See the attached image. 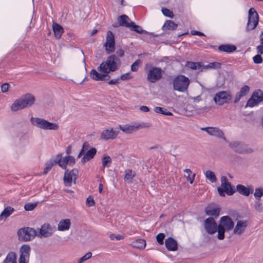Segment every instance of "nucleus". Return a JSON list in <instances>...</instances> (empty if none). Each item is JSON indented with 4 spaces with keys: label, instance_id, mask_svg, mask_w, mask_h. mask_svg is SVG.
I'll list each match as a JSON object with an SVG mask.
<instances>
[{
    "label": "nucleus",
    "instance_id": "f257e3e1",
    "mask_svg": "<svg viewBox=\"0 0 263 263\" xmlns=\"http://www.w3.org/2000/svg\"><path fill=\"white\" fill-rule=\"evenodd\" d=\"M34 97L30 93H27L14 101L11 106V110L16 111L30 107L34 103Z\"/></svg>",
    "mask_w": 263,
    "mask_h": 263
},
{
    "label": "nucleus",
    "instance_id": "f03ea898",
    "mask_svg": "<svg viewBox=\"0 0 263 263\" xmlns=\"http://www.w3.org/2000/svg\"><path fill=\"white\" fill-rule=\"evenodd\" d=\"M120 64V60L113 54L109 56L105 62H103L100 64L98 67V71L108 74L110 71H114L117 69Z\"/></svg>",
    "mask_w": 263,
    "mask_h": 263
},
{
    "label": "nucleus",
    "instance_id": "7ed1b4c3",
    "mask_svg": "<svg viewBox=\"0 0 263 263\" xmlns=\"http://www.w3.org/2000/svg\"><path fill=\"white\" fill-rule=\"evenodd\" d=\"M234 226V222L229 216H224L220 218L218 223V234L217 237L219 240L224 238V233L232 230Z\"/></svg>",
    "mask_w": 263,
    "mask_h": 263
},
{
    "label": "nucleus",
    "instance_id": "20e7f679",
    "mask_svg": "<svg viewBox=\"0 0 263 263\" xmlns=\"http://www.w3.org/2000/svg\"><path fill=\"white\" fill-rule=\"evenodd\" d=\"M30 122L33 126L44 130H56L59 128V125L58 124L50 122L43 118L31 117Z\"/></svg>",
    "mask_w": 263,
    "mask_h": 263
},
{
    "label": "nucleus",
    "instance_id": "39448f33",
    "mask_svg": "<svg viewBox=\"0 0 263 263\" xmlns=\"http://www.w3.org/2000/svg\"><path fill=\"white\" fill-rule=\"evenodd\" d=\"M189 84L190 80L189 78L183 75L178 76L173 81L174 89L180 92L186 91Z\"/></svg>",
    "mask_w": 263,
    "mask_h": 263
},
{
    "label": "nucleus",
    "instance_id": "423d86ee",
    "mask_svg": "<svg viewBox=\"0 0 263 263\" xmlns=\"http://www.w3.org/2000/svg\"><path fill=\"white\" fill-rule=\"evenodd\" d=\"M220 181L221 185L217 188V190L221 197H224L225 194L228 195H232L235 193V191L233 189L231 183L228 181L226 176H222Z\"/></svg>",
    "mask_w": 263,
    "mask_h": 263
},
{
    "label": "nucleus",
    "instance_id": "0eeeda50",
    "mask_svg": "<svg viewBox=\"0 0 263 263\" xmlns=\"http://www.w3.org/2000/svg\"><path fill=\"white\" fill-rule=\"evenodd\" d=\"M229 146L236 153L239 154H250L254 152V150L247 144L237 141H231L229 143Z\"/></svg>",
    "mask_w": 263,
    "mask_h": 263
},
{
    "label": "nucleus",
    "instance_id": "6e6552de",
    "mask_svg": "<svg viewBox=\"0 0 263 263\" xmlns=\"http://www.w3.org/2000/svg\"><path fill=\"white\" fill-rule=\"evenodd\" d=\"M19 240L28 241L32 240L36 236V231L32 228L26 227L20 229L17 232Z\"/></svg>",
    "mask_w": 263,
    "mask_h": 263
},
{
    "label": "nucleus",
    "instance_id": "1a4fd4ad",
    "mask_svg": "<svg viewBox=\"0 0 263 263\" xmlns=\"http://www.w3.org/2000/svg\"><path fill=\"white\" fill-rule=\"evenodd\" d=\"M259 16L254 8H251L249 10L248 20L246 28L247 32L254 29L258 24Z\"/></svg>",
    "mask_w": 263,
    "mask_h": 263
},
{
    "label": "nucleus",
    "instance_id": "9d476101",
    "mask_svg": "<svg viewBox=\"0 0 263 263\" xmlns=\"http://www.w3.org/2000/svg\"><path fill=\"white\" fill-rule=\"evenodd\" d=\"M163 70L161 68L152 66L147 72V80L152 83H155L159 81L162 77Z\"/></svg>",
    "mask_w": 263,
    "mask_h": 263
},
{
    "label": "nucleus",
    "instance_id": "9b49d317",
    "mask_svg": "<svg viewBox=\"0 0 263 263\" xmlns=\"http://www.w3.org/2000/svg\"><path fill=\"white\" fill-rule=\"evenodd\" d=\"M149 126V124L145 123H134L132 124L120 125H119V128L125 134H131L136 132L139 129L147 128Z\"/></svg>",
    "mask_w": 263,
    "mask_h": 263
},
{
    "label": "nucleus",
    "instance_id": "f8f14e48",
    "mask_svg": "<svg viewBox=\"0 0 263 263\" xmlns=\"http://www.w3.org/2000/svg\"><path fill=\"white\" fill-rule=\"evenodd\" d=\"M232 99V96L230 92L221 91L216 93L213 98L215 104L221 106L225 103H228Z\"/></svg>",
    "mask_w": 263,
    "mask_h": 263
},
{
    "label": "nucleus",
    "instance_id": "ddd939ff",
    "mask_svg": "<svg viewBox=\"0 0 263 263\" xmlns=\"http://www.w3.org/2000/svg\"><path fill=\"white\" fill-rule=\"evenodd\" d=\"M75 158L72 156H67L62 158V155L58 154L54 160V163H57L63 169H66L67 165L72 166L75 164Z\"/></svg>",
    "mask_w": 263,
    "mask_h": 263
},
{
    "label": "nucleus",
    "instance_id": "4468645a",
    "mask_svg": "<svg viewBox=\"0 0 263 263\" xmlns=\"http://www.w3.org/2000/svg\"><path fill=\"white\" fill-rule=\"evenodd\" d=\"M263 101V91L260 89L255 90L250 98L248 100L245 107H253L257 106Z\"/></svg>",
    "mask_w": 263,
    "mask_h": 263
},
{
    "label": "nucleus",
    "instance_id": "2eb2a0df",
    "mask_svg": "<svg viewBox=\"0 0 263 263\" xmlns=\"http://www.w3.org/2000/svg\"><path fill=\"white\" fill-rule=\"evenodd\" d=\"M78 176V170L74 168L70 171L66 170L63 178L64 183L66 186H71L72 181L76 184V180Z\"/></svg>",
    "mask_w": 263,
    "mask_h": 263
},
{
    "label": "nucleus",
    "instance_id": "dca6fc26",
    "mask_svg": "<svg viewBox=\"0 0 263 263\" xmlns=\"http://www.w3.org/2000/svg\"><path fill=\"white\" fill-rule=\"evenodd\" d=\"M31 248L28 245H22L19 250L18 263H29Z\"/></svg>",
    "mask_w": 263,
    "mask_h": 263
},
{
    "label": "nucleus",
    "instance_id": "f3484780",
    "mask_svg": "<svg viewBox=\"0 0 263 263\" xmlns=\"http://www.w3.org/2000/svg\"><path fill=\"white\" fill-rule=\"evenodd\" d=\"M204 227L209 234L212 235L217 231L218 233V224L212 217H209L204 220Z\"/></svg>",
    "mask_w": 263,
    "mask_h": 263
},
{
    "label": "nucleus",
    "instance_id": "a211bd4d",
    "mask_svg": "<svg viewBox=\"0 0 263 263\" xmlns=\"http://www.w3.org/2000/svg\"><path fill=\"white\" fill-rule=\"evenodd\" d=\"M105 50L108 54L114 52L115 50V42L114 34L111 31H108L106 35V42L104 44Z\"/></svg>",
    "mask_w": 263,
    "mask_h": 263
},
{
    "label": "nucleus",
    "instance_id": "6ab92c4d",
    "mask_svg": "<svg viewBox=\"0 0 263 263\" xmlns=\"http://www.w3.org/2000/svg\"><path fill=\"white\" fill-rule=\"evenodd\" d=\"M39 233H37V236L42 237H48L52 235V229L48 223H44L40 228L38 229Z\"/></svg>",
    "mask_w": 263,
    "mask_h": 263
},
{
    "label": "nucleus",
    "instance_id": "aec40b11",
    "mask_svg": "<svg viewBox=\"0 0 263 263\" xmlns=\"http://www.w3.org/2000/svg\"><path fill=\"white\" fill-rule=\"evenodd\" d=\"M201 130L205 131L210 136H215L219 138L225 139L223 132L218 127H202Z\"/></svg>",
    "mask_w": 263,
    "mask_h": 263
},
{
    "label": "nucleus",
    "instance_id": "412c9836",
    "mask_svg": "<svg viewBox=\"0 0 263 263\" xmlns=\"http://www.w3.org/2000/svg\"><path fill=\"white\" fill-rule=\"evenodd\" d=\"M248 226V222L245 220H239L237 221L236 226L233 228V234L237 235H241L245 231Z\"/></svg>",
    "mask_w": 263,
    "mask_h": 263
},
{
    "label": "nucleus",
    "instance_id": "4be33fe9",
    "mask_svg": "<svg viewBox=\"0 0 263 263\" xmlns=\"http://www.w3.org/2000/svg\"><path fill=\"white\" fill-rule=\"evenodd\" d=\"M90 76L91 79L95 81H106L108 80L110 78L108 73H106L104 72H98L95 69H92L90 71Z\"/></svg>",
    "mask_w": 263,
    "mask_h": 263
},
{
    "label": "nucleus",
    "instance_id": "5701e85b",
    "mask_svg": "<svg viewBox=\"0 0 263 263\" xmlns=\"http://www.w3.org/2000/svg\"><path fill=\"white\" fill-rule=\"evenodd\" d=\"M119 133V131L114 130L113 129H106L102 132L101 138L104 140L114 139Z\"/></svg>",
    "mask_w": 263,
    "mask_h": 263
},
{
    "label": "nucleus",
    "instance_id": "b1692460",
    "mask_svg": "<svg viewBox=\"0 0 263 263\" xmlns=\"http://www.w3.org/2000/svg\"><path fill=\"white\" fill-rule=\"evenodd\" d=\"M236 191L240 194L248 196L250 194L253 192V189L251 186L246 187L242 184H238L236 186Z\"/></svg>",
    "mask_w": 263,
    "mask_h": 263
},
{
    "label": "nucleus",
    "instance_id": "393cba45",
    "mask_svg": "<svg viewBox=\"0 0 263 263\" xmlns=\"http://www.w3.org/2000/svg\"><path fill=\"white\" fill-rule=\"evenodd\" d=\"M166 248L168 251H175L178 249V243L172 237H168L165 240Z\"/></svg>",
    "mask_w": 263,
    "mask_h": 263
},
{
    "label": "nucleus",
    "instance_id": "a878e982",
    "mask_svg": "<svg viewBox=\"0 0 263 263\" xmlns=\"http://www.w3.org/2000/svg\"><path fill=\"white\" fill-rule=\"evenodd\" d=\"M119 25L127 28H130L132 24H133V22H132L128 16L126 15H122L119 16L118 18Z\"/></svg>",
    "mask_w": 263,
    "mask_h": 263
},
{
    "label": "nucleus",
    "instance_id": "bb28decb",
    "mask_svg": "<svg viewBox=\"0 0 263 263\" xmlns=\"http://www.w3.org/2000/svg\"><path fill=\"white\" fill-rule=\"evenodd\" d=\"M97 153V150L95 148H91L89 150H88L86 154L84 155L81 159V162L85 163L87 161H89L93 158Z\"/></svg>",
    "mask_w": 263,
    "mask_h": 263
},
{
    "label": "nucleus",
    "instance_id": "cd10ccee",
    "mask_svg": "<svg viewBox=\"0 0 263 263\" xmlns=\"http://www.w3.org/2000/svg\"><path fill=\"white\" fill-rule=\"evenodd\" d=\"M70 225L71 222L70 219H62L58 224V229L60 231H67L69 229Z\"/></svg>",
    "mask_w": 263,
    "mask_h": 263
},
{
    "label": "nucleus",
    "instance_id": "c85d7f7f",
    "mask_svg": "<svg viewBox=\"0 0 263 263\" xmlns=\"http://www.w3.org/2000/svg\"><path fill=\"white\" fill-rule=\"evenodd\" d=\"M52 28L56 38L60 39L63 33V28L57 23H53Z\"/></svg>",
    "mask_w": 263,
    "mask_h": 263
},
{
    "label": "nucleus",
    "instance_id": "c756f323",
    "mask_svg": "<svg viewBox=\"0 0 263 263\" xmlns=\"http://www.w3.org/2000/svg\"><path fill=\"white\" fill-rule=\"evenodd\" d=\"M220 209L219 208H216L211 209V206H208L205 209V212L207 215L213 216L215 217H218L220 213Z\"/></svg>",
    "mask_w": 263,
    "mask_h": 263
},
{
    "label": "nucleus",
    "instance_id": "7c9ffc66",
    "mask_svg": "<svg viewBox=\"0 0 263 263\" xmlns=\"http://www.w3.org/2000/svg\"><path fill=\"white\" fill-rule=\"evenodd\" d=\"M14 211V209L11 206H7L0 215V219H6Z\"/></svg>",
    "mask_w": 263,
    "mask_h": 263
},
{
    "label": "nucleus",
    "instance_id": "2f4dec72",
    "mask_svg": "<svg viewBox=\"0 0 263 263\" xmlns=\"http://www.w3.org/2000/svg\"><path fill=\"white\" fill-rule=\"evenodd\" d=\"M218 50L220 51L232 52L236 50V47L234 45H222L218 47Z\"/></svg>",
    "mask_w": 263,
    "mask_h": 263
},
{
    "label": "nucleus",
    "instance_id": "473e14b6",
    "mask_svg": "<svg viewBox=\"0 0 263 263\" xmlns=\"http://www.w3.org/2000/svg\"><path fill=\"white\" fill-rule=\"evenodd\" d=\"M221 64L217 62H211L207 65H201V71L209 69H218L220 67Z\"/></svg>",
    "mask_w": 263,
    "mask_h": 263
},
{
    "label": "nucleus",
    "instance_id": "72a5a7b5",
    "mask_svg": "<svg viewBox=\"0 0 263 263\" xmlns=\"http://www.w3.org/2000/svg\"><path fill=\"white\" fill-rule=\"evenodd\" d=\"M178 26V25L176 23H175L173 21L171 20H167L166 21L162 28L163 30H174L177 28Z\"/></svg>",
    "mask_w": 263,
    "mask_h": 263
},
{
    "label": "nucleus",
    "instance_id": "f704fd0d",
    "mask_svg": "<svg viewBox=\"0 0 263 263\" xmlns=\"http://www.w3.org/2000/svg\"><path fill=\"white\" fill-rule=\"evenodd\" d=\"M133 247L139 249H143L146 246V242L144 239H139L133 241L132 243Z\"/></svg>",
    "mask_w": 263,
    "mask_h": 263
},
{
    "label": "nucleus",
    "instance_id": "c9c22d12",
    "mask_svg": "<svg viewBox=\"0 0 263 263\" xmlns=\"http://www.w3.org/2000/svg\"><path fill=\"white\" fill-rule=\"evenodd\" d=\"M3 263H16V254L13 252L9 253Z\"/></svg>",
    "mask_w": 263,
    "mask_h": 263
},
{
    "label": "nucleus",
    "instance_id": "e433bc0d",
    "mask_svg": "<svg viewBox=\"0 0 263 263\" xmlns=\"http://www.w3.org/2000/svg\"><path fill=\"white\" fill-rule=\"evenodd\" d=\"M125 181L128 183L131 182L133 177L135 175V173L133 172L131 170H127L125 171Z\"/></svg>",
    "mask_w": 263,
    "mask_h": 263
},
{
    "label": "nucleus",
    "instance_id": "4c0bfd02",
    "mask_svg": "<svg viewBox=\"0 0 263 263\" xmlns=\"http://www.w3.org/2000/svg\"><path fill=\"white\" fill-rule=\"evenodd\" d=\"M184 172L187 174V176L185 177L186 178L187 180L190 182L191 184H192L194 182V178L195 177V174L192 173L191 170L189 168H186L184 170Z\"/></svg>",
    "mask_w": 263,
    "mask_h": 263
},
{
    "label": "nucleus",
    "instance_id": "58836bf2",
    "mask_svg": "<svg viewBox=\"0 0 263 263\" xmlns=\"http://www.w3.org/2000/svg\"><path fill=\"white\" fill-rule=\"evenodd\" d=\"M154 110L157 113L161 114L164 115L172 116L173 115L171 112L168 111L166 109L161 107H155Z\"/></svg>",
    "mask_w": 263,
    "mask_h": 263
},
{
    "label": "nucleus",
    "instance_id": "ea45409f",
    "mask_svg": "<svg viewBox=\"0 0 263 263\" xmlns=\"http://www.w3.org/2000/svg\"><path fill=\"white\" fill-rule=\"evenodd\" d=\"M185 66L192 69H197L201 68V63L199 62H193L187 61L186 63Z\"/></svg>",
    "mask_w": 263,
    "mask_h": 263
},
{
    "label": "nucleus",
    "instance_id": "a19ab883",
    "mask_svg": "<svg viewBox=\"0 0 263 263\" xmlns=\"http://www.w3.org/2000/svg\"><path fill=\"white\" fill-rule=\"evenodd\" d=\"M205 175L206 179L209 180L211 182H215L217 181V178L214 173L211 171H206Z\"/></svg>",
    "mask_w": 263,
    "mask_h": 263
},
{
    "label": "nucleus",
    "instance_id": "79ce46f5",
    "mask_svg": "<svg viewBox=\"0 0 263 263\" xmlns=\"http://www.w3.org/2000/svg\"><path fill=\"white\" fill-rule=\"evenodd\" d=\"M132 31H136L138 33H143L144 32H146V31L143 30L141 27L140 26L136 25L134 22L133 24H132L130 27L129 28Z\"/></svg>",
    "mask_w": 263,
    "mask_h": 263
},
{
    "label": "nucleus",
    "instance_id": "37998d69",
    "mask_svg": "<svg viewBox=\"0 0 263 263\" xmlns=\"http://www.w3.org/2000/svg\"><path fill=\"white\" fill-rule=\"evenodd\" d=\"M102 166L103 167L106 166L108 167V164L111 163V159L108 155H104L102 158Z\"/></svg>",
    "mask_w": 263,
    "mask_h": 263
},
{
    "label": "nucleus",
    "instance_id": "c03bdc74",
    "mask_svg": "<svg viewBox=\"0 0 263 263\" xmlns=\"http://www.w3.org/2000/svg\"><path fill=\"white\" fill-rule=\"evenodd\" d=\"M90 147V145L87 142H85L83 143L82 145V147L78 156V158L81 157V156L84 153V152L86 151H88V148Z\"/></svg>",
    "mask_w": 263,
    "mask_h": 263
},
{
    "label": "nucleus",
    "instance_id": "a18cd8bd",
    "mask_svg": "<svg viewBox=\"0 0 263 263\" xmlns=\"http://www.w3.org/2000/svg\"><path fill=\"white\" fill-rule=\"evenodd\" d=\"M250 90V87L248 85H244L240 88V91L238 92L239 94L243 97L246 96Z\"/></svg>",
    "mask_w": 263,
    "mask_h": 263
},
{
    "label": "nucleus",
    "instance_id": "49530a36",
    "mask_svg": "<svg viewBox=\"0 0 263 263\" xmlns=\"http://www.w3.org/2000/svg\"><path fill=\"white\" fill-rule=\"evenodd\" d=\"M254 208L256 211L258 212H261L263 211V206L260 200L256 201L254 203Z\"/></svg>",
    "mask_w": 263,
    "mask_h": 263
},
{
    "label": "nucleus",
    "instance_id": "de8ad7c7",
    "mask_svg": "<svg viewBox=\"0 0 263 263\" xmlns=\"http://www.w3.org/2000/svg\"><path fill=\"white\" fill-rule=\"evenodd\" d=\"M37 205L36 202L35 203H28L25 204L24 209L26 211H32L33 210Z\"/></svg>",
    "mask_w": 263,
    "mask_h": 263
},
{
    "label": "nucleus",
    "instance_id": "09e8293b",
    "mask_svg": "<svg viewBox=\"0 0 263 263\" xmlns=\"http://www.w3.org/2000/svg\"><path fill=\"white\" fill-rule=\"evenodd\" d=\"M162 13L166 16L169 17L171 18H173L174 17V14L173 12L167 8H163L162 9Z\"/></svg>",
    "mask_w": 263,
    "mask_h": 263
},
{
    "label": "nucleus",
    "instance_id": "8fccbe9b",
    "mask_svg": "<svg viewBox=\"0 0 263 263\" xmlns=\"http://www.w3.org/2000/svg\"><path fill=\"white\" fill-rule=\"evenodd\" d=\"M92 256V253L91 252H88L83 257L79 259L78 263H83L84 261L91 258Z\"/></svg>",
    "mask_w": 263,
    "mask_h": 263
},
{
    "label": "nucleus",
    "instance_id": "3c124183",
    "mask_svg": "<svg viewBox=\"0 0 263 263\" xmlns=\"http://www.w3.org/2000/svg\"><path fill=\"white\" fill-rule=\"evenodd\" d=\"M262 195V193L260 190V188H257L255 190L254 196L256 200H260Z\"/></svg>",
    "mask_w": 263,
    "mask_h": 263
},
{
    "label": "nucleus",
    "instance_id": "603ef678",
    "mask_svg": "<svg viewBox=\"0 0 263 263\" xmlns=\"http://www.w3.org/2000/svg\"><path fill=\"white\" fill-rule=\"evenodd\" d=\"M165 235L164 233H159L156 236V239L158 243L160 245H163L164 243V239Z\"/></svg>",
    "mask_w": 263,
    "mask_h": 263
},
{
    "label": "nucleus",
    "instance_id": "864d4df0",
    "mask_svg": "<svg viewBox=\"0 0 263 263\" xmlns=\"http://www.w3.org/2000/svg\"><path fill=\"white\" fill-rule=\"evenodd\" d=\"M109 238L111 240L116 239L118 240H122L124 238V236L123 235H120V234H111L109 235Z\"/></svg>",
    "mask_w": 263,
    "mask_h": 263
},
{
    "label": "nucleus",
    "instance_id": "5fc2aeb1",
    "mask_svg": "<svg viewBox=\"0 0 263 263\" xmlns=\"http://www.w3.org/2000/svg\"><path fill=\"white\" fill-rule=\"evenodd\" d=\"M53 163L51 161L46 163L45 165V168L43 172V174H46L51 169Z\"/></svg>",
    "mask_w": 263,
    "mask_h": 263
},
{
    "label": "nucleus",
    "instance_id": "6e6d98bb",
    "mask_svg": "<svg viewBox=\"0 0 263 263\" xmlns=\"http://www.w3.org/2000/svg\"><path fill=\"white\" fill-rule=\"evenodd\" d=\"M140 63L139 60L136 61L131 66V70L133 71H136L139 67V65Z\"/></svg>",
    "mask_w": 263,
    "mask_h": 263
},
{
    "label": "nucleus",
    "instance_id": "4d7b16f0",
    "mask_svg": "<svg viewBox=\"0 0 263 263\" xmlns=\"http://www.w3.org/2000/svg\"><path fill=\"white\" fill-rule=\"evenodd\" d=\"M254 62L255 64H260L262 62V58L260 55L257 54L253 58Z\"/></svg>",
    "mask_w": 263,
    "mask_h": 263
},
{
    "label": "nucleus",
    "instance_id": "13d9d810",
    "mask_svg": "<svg viewBox=\"0 0 263 263\" xmlns=\"http://www.w3.org/2000/svg\"><path fill=\"white\" fill-rule=\"evenodd\" d=\"M95 202L91 197H88L86 200V205L88 206H92L95 205Z\"/></svg>",
    "mask_w": 263,
    "mask_h": 263
},
{
    "label": "nucleus",
    "instance_id": "bf43d9fd",
    "mask_svg": "<svg viewBox=\"0 0 263 263\" xmlns=\"http://www.w3.org/2000/svg\"><path fill=\"white\" fill-rule=\"evenodd\" d=\"M132 78L129 73L123 74L121 76L119 79L122 81H126Z\"/></svg>",
    "mask_w": 263,
    "mask_h": 263
},
{
    "label": "nucleus",
    "instance_id": "052dcab7",
    "mask_svg": "<svg viewBox=\"0 0 263 263\" xmlns=\"http://www.w3.org/2000/svg\"><path fill=\"white\" fill-rule=\"evenodd\" d=\"M9 87V85L8 83L3 84L1 86L2 91L3 92H6L8 90Z\"/></svg>",
    "mask_w": 263,
    "mask_h": 263
},
{
    "label": "nucleus",
    "instance_id": "680f3d73",
    "mask_svg": "<svg viewBox=\"0 0 263 263\" xmlns=\"http://www.w3.org/2000/svg\"><path fill=\"white\" fill-rule=\"evenodd\" d=\"M242 97L241 96V95L239 94V92H238L235 95L234 102L235 103H237Z\"/></svg>",
    "mask_w": 263,
    "mask_h": 263
},
{
    "label": "nucleus",
    "instance_id": "e2e57ef3",
    "mask_svg": "<svg viewBox=\"0 0 263 263\" xmlns=\"http://www.w3.org/2000/svg\"><path fill=\"white\" fill-rule=\"evenodd\" d=\"M119 79H114V80H111L108 82V84L109 85H116L118 84L119 81Z\"/></svg>",
    "mask_w": 263,
    "mask_h": 263
},
{
    "label": "nucleus",
    "instance_id": "0e129e2a",
    "mask_svg": "<svg viewBox=\"0 0 263 263\" xmlns=\"http://www.w3.org/2000/svg\"><path fill=\"white\" fill-rule=\"evenodd\" d=\"M116 54L120 57H122L124 54V51L123 50L120 49L116 51Z\"/></svg>",
    "mask_w": 263,
    "mask_h": 263
},
{
    "label": "nucleus",
    "instance_id": "69168bd1",
    "mask_svg": "<svg viewBox=\"0 0 263 263\" xmlns=\"http://www.w3.org/2000/svg\"><path fill=\"white\" fill-rule=\"evenodd\" d=\"M140 109L143 112H148L149 110V108L146 106H141Z\"/></svg>",
    "mask_w": 263,
    "mask_h": 263
},
{
    "label": "nucleus",
    "instance_id": "338daca9",
    "mask_svg": "<svg viewBox=\"0 0 263 263\" xmlns=\"http://www.w3.org/2000/svg\"><path fill=\"white\" fill-rule=\"evenodd\" d=\"M191 34L192 35H203V34L201 32H199L198 31H196V30H192L191 31Z\"/></svg>",
    "mask_w": 263,
    "mask_h": 263
},
{
    "label": "nucleus",
    "instance_id": "774afa93",
    "mask_svg": "<svg viewBox=\"0 0 263 263\" xmlns=\"http://www.w3.org/2000/svg\"><path fill=\"white\" fill-rule=\"evenodd\" d=\"M257 49L258 50V52L260 53V54H263V46L261 44L259 46H258L257 47Z\"/></svg>",
    "mask_w": 263,
    "mask_h": 263
}]
</instances>
